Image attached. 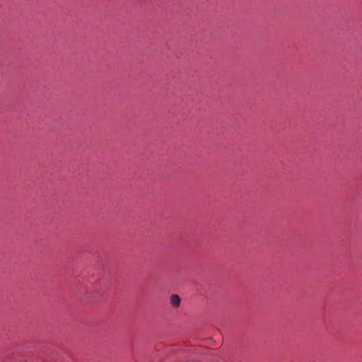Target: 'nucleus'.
I'll return each instance as SVG.
<instances>
[{
    "label": "nucleus",
    "mask_w": 362,
    "mask_h": 362,
    "mask_svg": "<svg viewBox=\"0 0 362 362\" xmlns=\"http://www.w3.org/2000/svg\"><path fill=\"white\" fill-rule=\"evenodd\" d=\"M170 304L175 308H177L180 305L181 299L177 294H173L170 298Z\"/></svg>",
    "instance_id": "1"
}]
</instances>
